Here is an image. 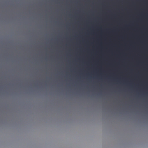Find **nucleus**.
Here are the masks:
<instances>
[{"mask_svg": "<svg viewBox=\"0 0 148 148\" xmlns=\"http://www.w3.org/2000/svg\"><path fill=\"white\" fill-rule=\"evenodd\" d=\"M127 1V83H130V0Z\"/></svg>", "mask_w": 148, "mask_h": 148, "instance_id": "obj_1", "label": "nucleus"}, {"mask_svg": "<svg viewBox=\"0 0 148 148\" xmlns=\"http://www.w3.org/2000/svg\"><path fill=\"white\" fill-rule=\"evenodd\" d=\"M130 43L131 42H130Z\"/></svg>", "mask_w": 148, "mask_h": 148, "instance_id": "obj_2", "label": "nucleus"}]
</instances>
